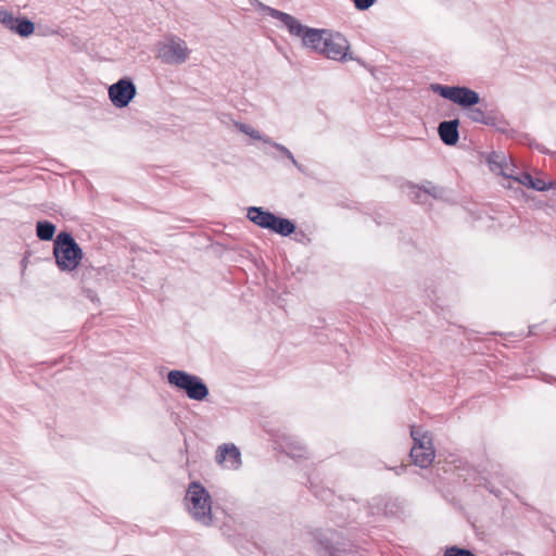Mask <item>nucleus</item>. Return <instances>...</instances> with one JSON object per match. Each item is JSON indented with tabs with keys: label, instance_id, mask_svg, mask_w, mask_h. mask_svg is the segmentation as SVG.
<instances>
[{
	"label": "nucleus",
	"instance_id": "obj_1",
	"mask_svg": "<svg viewBox=\"0 0 556 556\" xmlns=\"http://www.w3.org/2000/svg\"><path fill=\"white\" fill-rule=\"evenodd\" d=\"M267 11L271 17L279 20L282 23L291 36L300 38L304 48L317 53L323 51V43L325 42V37L328 34L327 29L307 27L294 16L273 8H268Z\"/></svg>",
	"mask_w": 556,
	"mask_h": 556
},
{
	"label": "nucleus",
	"instance_id": "obj_2",
	"mask_svg": "<svg viewBox=\"0 0 556 556\" xmlns=\"http://www.w3.org/2000/svg\"><path fill=\"white\" fill-rule=\"evenodd\" d=\"M185 506L193 520L202 526L212 525V497L208 491L199 482H191L185 496Z\"/></svg>",
	"mask_w": 556,
	"mask_h": 556
},
{
	"label": "nucleus",
	"instance_id": "obj_3",
	"mask_svg": "<svg viewBox=\"0 0 556 556\" xmlns=\"http://www.w3.org/2000/svg\"><path fill=\"white\" fill-rule=\"evenodd\" d=\"M167 381L175 388L186 392L187 396L193 401H203L208 395V388L203 380L184 370H170L167 374Z\"/></svg>",
	"mask_w": 556,
	"mask_h": 556
},
{
	"label": "nucleus",
	"instance_id": "obj_4",
	"mask_svg": "<svg viewBox=\"0 0 556 556\" xmlns=\"http://www.w3.org/2000/svg\"><path fill=\"white\" fill-rule=\"evenodd\" d=\"M410 435L414 440V445L410 450V457L414 464L421 468L429 467L435 457L430 434L420 428L412 427Z\"/></svg>",
	"mask_w": 556,
	"mask_h": 556
},
{
	"label": "nucleus",
	"instance_id": "obj_5",
	"mask_svg": "<svg viewBox=\"0 0 556 556\" xmlns=\"http://www.w3.org/2000/svg\"><path fill=\"white\" fill-rule=\"evenodd\" d=\"M190 54L185 40L177 36H167L156 45V58L165 64H182Z\"/></svg>",
	"mask_w": 556,
	"mask_h": 556
},
{
	"label": "nucleus",
	"instance_id": "obj_6",
	"mask_svg": "<svg viewBox=\"0 0 556 556\" xmlns=\"http://www.w3.org/2000/svg\"><path fill=\"white\" fill-rule=\"evenodd\" d=\"M432 90L463 108H471L480 101L478 92L467 87L432 85Z\"/></svg>",
	"mask_w": 556,
	"mask_h": 556
},
{
	"label": "nucleus",
	"instance_id": "obj_7",
	"mask_svg": "<svg viewBox=\"0 0 556 556\" xmlns=\"http://www.w3.org/2000/svg\"><path fill=\"white\" fill-rule=\"evenodd\" d=\"M323 45V51L320 54L328 59L340 62L354 59L349 52L350 43L348 39L340 33H332L328 30V34L325 37V42Z\"/></svg>",
	"mask_w": 556,
	"mask_h": 556
},
{
	"label": "nucleus",
	"instance_id": "obj_8",
	"mask_svg": "<svg viewBox=\"0 0 556 556\" xmlns=\"http://www.w3.org/2000/svg\"><path fill=\"white\" fill-rule=\"evenodd\" d=\"M108 93L112 104L122 109L136 97L137 88L130 78H122L109 87Z\"/></svg>",
	"mask_w": 556,
	"mask_h": 556
},
{
	"label": "nucleus",
	"instance_id": "obj_9",
	"mask_svg": "<svg viewBox=\"0 0 556 556\" xmlns=\"http://www.w3.org/2000/svg\"><path fill=\"white\" fill-rule=\"evenodd\" d=\"M235 127L242 134L249 136L250 138L254 140L263 141L264 143L270 144L275 149H277L279 152H281L286 157H288L291 163L299 169L303 170L302 165L298 163V161L294 159L292 152L285 146L273 141L269 137L262 135L257 129L252 127L249 124L235 122Z\"/></svg>",
	"mask_w": 556,
	"mask_h": 556
},
{
	"label": "nucleus",
	"instance_id": "obj_10",
	"mask_svg": "<svg viewBox=\"0 0 556 556\" xmlns=\"http://www.w3.org/2000/svg\"><path fill=\"white\" fill-rule=\"evenodd\" d=\"M216 463L225 469L236 470L241 466V453L235 444H222L216 450Z\"/></svg>",
	"mask_w": 556,
	"mask_h": 556
},
{
	"label": "nucleus",
	"instance_id": "obj_11",
	"mask_svg": "<svg viewBox=\"0 0 556 556\" xmlns=\"http://www.w3.org/2000/svg\"><path fill=\"white\" fill-rule=\"evenodd\" d=\"M53 254L60 269H70V231H62L56 236Z\"/></svg>",
	"mask_w": 556,
	"mask_h": 556
},
{
	"label": "nucleus",
	"instance_id": "obj_12",
	"mask_svg": "<svg viewBox=\"0 0 556 556\" xmlns=\"http://www.w3.org/2000/svg\"><path fill=\"white\" fill-rule=\"evenodd\" d=\"M458 126V119L444 121L439 124V136L446 146H454L457 143L459 139Z\"/></svg>",
	"mask_w": 556,
	"mask_h": 556
},
{
	"label": "nucleus",
	"instance_id": "obj_13",
	"mask_svg": "<svg viewBox=\"0 0 556 556\" xmlns=\"http://www.w3.org/2000/svg\"><path fill=\"white\" fill-rule=\"evenodd\" d=\"M247 217L250 222L264 229H269L275 222V214L258 206H250Z\"/></svg>",
	"mask_w": 556,
	"mask_h": 556
},
{
	"label": "nucleus",
	"instance_id": "obj_14",
	"mask_svg": "<svg viewBox=\"0 0 556 556\" xmlns=\"http://www.w3.org/2000/svg\"><path fill=\"white\" fill-rule=\"evenodd\" d=\"M488 163L492 172L498 173L504 177H513L514 168L506 162L503 153L493 152L488 156Z\"/></svg>",
	"mask_w": 556,
	"mask_h": 556
},
{
	"label": "nucleus",
	"instance_id": "obj_15",
	"mask_svg": "<svg viewBox=\"0 0 556 556\" xmlns=\"http://www.w3.org/2000/svg\"><path fill=\"white\" fill-rule=\"evenodd\" d=\"M269 230L280 236L287 237L294 232L295 225L290 219L275 215V222L273 223V226L269 227Z\"/></svg>",
	"mask_w": 556,
	"mask_h": 556
},
{
	"label": "nucleus",
	"instance_id": "obj_16",
	"mask_svg": "<svg viewBox=\"0 0 556 556\" xmlns=\"http://www.w3.org/2000/svg\"><path fill=\"white\" fill-rule=\"evenodd\" d=\"M283 448L286 453L293 458H301L306 454L305 446L299 440L294 439H288Z\"/></svg>",
	"mask_w": 556,
	"mask_h": 556
},
{
	"label": "nucleus",
	"instance_id": "obj_17",
	"mask_svg": "<svg viewBox=\"0 0 556 556\" xmlns=\"http://www.w3.org/2000/svg\"><path fill=\"white\" fill-rule=\"evenodd\" d=\"M55 232V226L48 220H39L36 225V233L40 240H51Z\"/></svg>",
	"mask_w": 556,
	"mask_h": 556
},
{
	"label": "nucleus",
	"instance_id": "obj_18",
	"mask_svg": "<svg viewBox=\"0 0 556 556\" xmlns=\"http://www.w3.org/2000/svg\"><path fill=\"white\" fill-rule=\"evenodd\" d=\"M468 117L470 121L475 123H480L483 125H490L493 123V117L490 116L484 110L481 108H471L467 112Z\"/></svg>",
	"mask_w": 556,
	"mask_h": 556
},
{
	"label": "nucleus",
	"instance_id": "obj_19",
	"mask_svg": "<svg viewBox=\"0 0 556 556\" xmlns=\"http://www.w3.org/2000/svg\"><path fill=\"white\" fill-rule=\"evenodd\" d=\"M34 30L35 25L28 18H18L12 31L21 37H28L34 34Z\"/></svg>",
	"mask_w": 556,
	"mask_h": 556
},
{
	"label": "nucleus",
	"instance_id": "obj_20",
	"mask_svg": "<svg viewBox=\"0 0 556 556\" xmlns=\"http://www.w3.org/2000/svg\"><path fill=\"white\" fill-rule=\"evenodd\" d=\"M17 20L18 18L15 17L12 12L3 8H0V24L3 25L5 28L12 31Z\"/></svg>",
	"mask_w": 556,
	"mask_h": 556
},
{
	"label": "nucleus",
	"instance_id": "obj_21",
	"mask_svg": "<svg viewBox=\"0 0 556 556\" xmlns=\"http://www.w3.org/2000/svg\"><path fill=\"white\" fill-rule=\"evenodd\" d=\"M84 257L83 250L72 238V270H74Z\"/></svg>",
	"mask_w": 556,
	"mask_h": 556
},
{
	"label": "nucleus",
	"instance_id": "obj_22",
	"mask_svg": "<svg viewBox=\"0 0 556 556\" xmlns=\"http://www.w3.org/2000/svg\"><path fill=\"white\" fill-rule=\"evenodd\" d=\"M507 178L518 182L519 185L526 186L528 188H529L530 184L532 182V176L528 173H520L516 176L513 174V177H507Z\"/></svg>",
	"mask_w": 556,
	"mask_h": 556
},
{
	"label": "nucleus",
	"instance_id": "obj_23",
	"mask_svg": "<svg viewBox=\"0 0 556 556\" xmlns=\"http://www.w3.org/2000/svg\"><path fill=\"white\" fill-rule=\"evenodd\" d=\"M444 556H476V555L468 549L452 546V547L446 548Z\"/></svg>",
	"mask_w": 556,
	"mask_h": 556
},
{
	"label": "nucleus",
	"instance_id": "obj_24",
	"mask_svg": "<svg viewBox=\"0 0 556 556\" xmlns=\"http://www.w3.org/2000/svg\"><path fill=\"white\" fill-rule=\"evenodd\" d=\"M354 3V7L359 11L368 10L372 7L377 0H351Z\"/></svg>",
	"mask_w": 556,
	"mask_h": 556
},
{
	"label": "nucleus",
	"instance_id": "obj_25",
	"mask_svg": "<svg viewBox=\"0 0 556 556\" xmlns=\"http://www.w3.org/2000/svg\"><path fill=\"white\" fill-rule=\"evenodd\" d=\"M529 188L536 191H544L547 190L549 186L544 180L532 177V182L530 184Z\"/></svg>",
	"mask_w": 556,
	"mask_h": 556
},
{
	"label": "nucleus",
	"instance_id": "obj_26",
	"mask_svg": "<svg viewBox=\"0 0 556 556\" xmlns=\"http://www.w3.org/2000/svg\"><path fill=\"white\" fill-rule=\"evenodd\" d=\"M425 193H430L437 198V197H441L443 194V189H441L439 187L431 186L430 188L425 189Z\"/></svg>",
	"mask_w": 556,
	"mask_h": 556
},
{
	"label": "nucleus",
	"instance_id": "obj_27",
	"mask_svg": "<svg viewBox=\"0 0 556 556\" xmlns=\"http://www.w3.org/2000/svg\"><path fill=\"white\" fill-rule=\"evenodd\" d=\"M84 291L91 302H99L97 294L91 289L84 288Z\"/></svg>",
	"mask_w": 556,
	"mask_h": 556
},
{
	"label": "nucleus",
	"instance_id": "obj_28",
	"mask_svg": "<svg viewBox=\"0 0 556 556\" xmlns=\"http://www.w3.org/2000/svg\"><path fill=\"white\" fill-rule=\"evenodd\" d=\"M412 193L414 194V199L419 200L421 195V190L414 187Z\"/></svg>",
	"mask_w": 556,
	"mask_h": 556
},
{
	"label": "nucleus",
	"instance_id": "obj_29",
	"mask_svg": "<svg viewBox=\"0 0 556 556\" xmlns=\"http://www.w3.org/2000/svg\"><path fill=\"white\" fill-rule=\"evenodd\" d=\"M325 554H328L329 556H334L332 551L328 546L325 547Z\"/></svg>",
	"mask_w": 556,
	"mask_h": 556
},
{
	"label": "nucleus",
	"instance_id": "obj_30",
	"mask_svg": "<svg viewBox=\"0 0 556 556\" xmlns=\"http://www.w3.org/2000/svg\"><path fill=\"white\" fill-rule=\"evenodd\" d=\"M96 273V269L94 268H90L88 269V275L89 276H93V274Z\"/></svg>",
	"mask_w": 556,
	"mask_h": 556
}]
</instances>
